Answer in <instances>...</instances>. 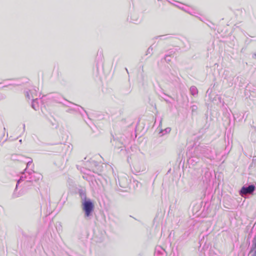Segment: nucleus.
Segmentation results:
<instances>
[{"mask_svg":"<svg viewBox=\"0 0 256 256\" xmlns=\"http://www.w3.org/2000/svg\"><path fill=\"white\" fill-rule=\"evenodd\" d=\"M190 94L194 96H196L198 93V90L197 88L194 86H191L190 88Z\"/></svg>","mask_w":256,"mask_h":256,"instance_id":"nucleus-9","label":"nucleus"},{"mask_svg":"<svg viewBox=\"0 0 256 256\" xmlns=\"http://www.w3.org/2000/svg\"><path fill=\"white\" fill-rule=\"evenodd\" d=\"M8 84H7L6 81H4L2 82H0V88H4L8 86Z\"/></svg>","mask_w":256,"mask_h":256,"instance_id":"nucleus-12","label":"nucleus"},{"mask_svg":"<svg viewBox=\"0 0 256 256\" xmlns=\"http://www.w3.org/2000/svg\"><path fill=\"white\" fill-rule=\"evenodd\" d=\"M176 2L178 4L176 5V6L180 9L189 13L190 14L192 15H194L196 14V12H194V10H192V8H190L188 6H185L183 4H180L178 2Z\"/></svg>","mask_w":256,"mask_h":256,"instance_id":"nucleus-5","label":"nucleus"},{"mask_svg":"<svg viewBox=\"0 0 256 256\" xmlns=\"http://www.w3.org/2000/svg\"><path fill=\"white\" fill-rule=\"evenodd\" d=\"M252 252H253L252 256H256V236L252 241Z\"/></svg>","mask_w":256,"mask_h":256,"instance_id":"nucleus-8","label":"nucleus"},{"mask_svg":"<svg viewBox=\"0 0 256 256\" xmlns=\"http://www.w3.org/2000/svg\"><path fill=\"white\" fill-rule=\"evenodd\" d=\"M26 96L28 99L34 98V94L32 92L31 90H30L29 92H26Z\"/></svg>","mask_w":256,"mask_h":256,"instance_id":"nucleus-10","label":"nucleus"},{"mask_svg":"<svg viewBox=\"0 0 256 256\" xmlns=\"http://www.w3.org/2000/svg\"><path fill=\"white\" fill-rule=\"evenodd\" d=\"M152 50L153 49L151 46L149 47L146 51V54L148 55L149 54L150 55H151L152 54Z\"/></svg>","mask_w":256,"mask_h":256,"instance_id":"nucleus-13","label":"nucleus"},{"mask_svg":"<svg viewBox=\"0 0 256 256\" xmlns=\"http://www.w3.org/2000/svg\"><path fill=\"white\" fill-rule=\"evenodd\" d=\"M133 170L135 173H139L145 171L146 168L144 164L142 162L136 161L132 164Z\"/></svg>","mask_w":256,"mask_h":256,"instance_id":"nucleus-3","label":"nucleus"},{"mask_svg":"<svg viewBox=\"0 0 256 256\" xmlns=\"http://www.w3.org/2000/svg\"><path fill=\"white\" fill-rule=\"evenodd\" d=\"M81 197L84 201L82 202L83 210L85 212L86 216H89L94 208V204L90 200H86V196L84 194H81Z\"/></svg>","mask_w":256,"mask_h":256,"instance_id":"nucleus-2","label":"nucleus"},{"mask_svg":"<svg viewBox=\"0 0 256 256\" xmlns=\"http://www.w3.org/2000/svg\"><path fill=\"white\" fill-rule=\"evenodd\" d=\"M256 189V187L254 185H249L248 186H244L242 188L240 191V194L242 196L246 195L248 194H252Z\"/></svg>","mask_w":256,"mask_h":256,"instance_id":"nucleus-4","label":"nucleus"},{"mask_svg":"<svg viewBox=\"0 0 256 256\" xmlns=\"http://www.w3.org/2000/svg\"><path fill=\"white\" fill-rule=\"evenodd\" d=\"M37 100V98H36V99H33L32 100V108L35 110H36L37 108H38V106H36V104H35V102H36V101Z\"/></svg>","mask_w":256,"mask_h":256,"instance_id":"nucleus-11","label":"nucleus"},{"mask_svg":"<svg viewBox=\"0 0 256 256\" xmlns=\"http://www.w3.org/2000/svg\"><path fill=\"white\" fill-rule=\"evenodd\" d=\"M158 127L160 130V131L159 132V134H160V136H162L166 134H168L170 133L171 130V128H166L164 130L162 129V120H161L160 121Z\"/></svg>","mask_w":256,"mask_h":256,"instance_id":"nucleus-7","label":"nucleus"},{"mask_svg":"<svg viewBox=\"0 0 256 256\" xmlns=\"http://www.w3.org/2000/svg\"><path fill=\"white\" fill-rule=\"evenodd\" d=\"M25 128V124H24V129Z\"/></svg>","mask_w":256,"mask_h":256,"instance_id":"nucleus-14","label":"nucleus"},{"mask_svg":"<svg viewBox=\"0 0 256 256\" xmlns=\"http://www.w3.org/2000/svg\"><path fill=\"white\" fill-rule=\"evenodd\" d=\"M30 160L27 162L26 168L24 170V172L22 174L20 178L18 181L17 184H20L21 182L26 180L27 182L38 181L42 178V175L36 172H34L32 169V172H28L26 169L31 166L32 168H34V165L32 164V160L30 158ZM18 184L16 186L17 187Z\"/></svg>","mask_w":256,"mask_h":256,"instance_id":"nucleus-1","label":"nucleus"},{"mask_svg":"<svg viewBox=\"0 0 256 256\" xmlns=\"http://www.w3.org/2000/svg\"><path fill=\"white\" fill-rule=\"evenodd\" d=\"M154 256H166V252L165 250L160 246H157L155 248Z\"/></svg>","mask_w":256,"mask_h":256,"instance_id":"nucleus-6","label":"nucleus"}]
</instances>
